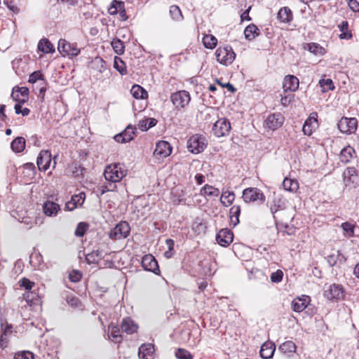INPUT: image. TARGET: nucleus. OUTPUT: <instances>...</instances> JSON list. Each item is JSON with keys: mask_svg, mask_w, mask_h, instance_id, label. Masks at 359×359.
Returning <instances> with one entry per match:
<instances>
[{"mask_svg": "<svg viewBox=\"0 0 359 359\" xmlns=\"http://www.w3.org/2000/svg\"><path fill=\"white\" fill-rule=\"evenodd\" d=\"M126 175V170L121 163H114L107 165L104 172V176L107 181L111 182H120Z\"/></svg>", "mask_w": 359, "mask_h": 359, "instance_id": "obj_1", "label": "nucleus"}, {"mask_svg": "<svg viewBox=\"0 0 359 359\" xmlns=\"http://www.w3.org/2000/svg\"><path fill=\"white\" fill-rule=\"evenodd\" d=\"M217 61L221 65L228 66L235 60L236 53L230 46H220L215 51Z\"/></svg>", "mask_w": 359, "mask_h": 359, "instance_id": "obj_2", "label": "nucleus"}, {"mask_svg": "<svg viewBox=\"0 0 359 359\" xmlns=\"http://www.w3.org/2000/svg\"><path fill=\"white\" fill-rule=\"evenodd\" d=\"M208 145L206 138L201 135L195 134L187 141V149L192 154H199L204 151Z\"/></svg>", "mask_w": 359, "mask_h": 359, "instance_id": "obj_3", "label": "nucleus"}, {"mask_svg": "<svg viewBox=\"0 0 359 359\" xmlns=\"http://www.w3.org/2000/svg\"><path fill=\"white\" fill-rule=\"evenodd\" d=\"M130 227L127 222L123 221L116 225L109 233V238L113 240H121L128 236Z\"/></svg>", "mask_w": 359, "mask_h": 359, "instance_id": "obj_4", "label": "nucleus"}, {"mask_svg": "<svg viewBox=\"0 0 359 359\" xmlns=\"http://www.w3.org/2000/svg\"><path fill=\"white\" fill-rule=\"evenodd\" d=\"M242 198L245 203H254L257 201L263 203L265 201V196L263 192L255 187L245 189L243 191Z\"/></svg>", "mask_w": 359, "mask_h": 359, "instance_id": "obj_5", "label": "nucleus"}, {"mask_svg": "<svg viewBox=\"0 0 359 359\" xmlns=\"http://www.w3.org/2000/svg\"><path fill=\"white\" fill-rule=\"evenodd\" d=\"M170 100L176 108H184L189 104L191 96L187 90H179L172 93Z\"/></svg>", "mask_w": 359, "mask_h": 359, "instance_id": "obj_6", "label": "nucleus"}, {"mask_svg": "<svg viewBox=\"0 0 359 359\" xmlns=\"http://www.w3.org/2000/svg\"><path fill=\"white\" fill-rule=\"evenodd\" d=\"M230 130L231 124L225 118H220L217 121L212 127V132L214 135L218 137L229 135Z\"/></svg>", "mask_w": 359, "mask_h": 359, "instance_id": "obj_7", "label": "nucleus"}, {"mask_svg": "<svg viewBox=\"0 0 359 359\" xmlns=\"http://www.w3.org/2000/svg\"><path fill=\"white\" fill-rule=\"evenodd\" d=\"M172 153V147L170 143L166 141H159L156 144L154 151V156L158 159H163L169 156Z\"/></svg>", "mask_w": 359, "mask_h": 359, "instance_id": "obj_8", "label": "nucleus"}, {"mask_svg": "<svg viewBox=\"0 0 359 359\" xmlns=\"http://www.w3.org/2000/svg\"><path fill=\"white\" fill-rule=\"evenodd\" d=\"M324 297L330 301L339 300L344 297V289L340 285H330L327 290H325Z\"/></svg>", "mask_w": 359, "mask_h": 359, "instance_id": "obj_9", "label": "nucleus"}, {"mask_svg": "<svg viewBox=\"0 0 359 359\" xmlns=\"http://www.w3.org/2000/svg\"><path fill=\"white\" fill-rule=\"evenodd\" d=\"M141 264L145 271L153 272L155 274L160 273L157 261L155 257L150 254L143 256Z\"/></svg>", "mask_w": 359, "mask_h": 359, "instance_id": "obj_10", "label": "nucleus"}, {"mask_svg": "<svg viewBox=\"0 0 359 359\" xmlns=\"http://www.w3.org/2000/svg\"><path fill=\"white\" fill-rule=\"evenodd\" d=\"M357 119L355 118H342L339 123L338 128L342 133L351 134L357 128Z\"/></svg>", "mask_w": 359, "mask_h": 359, "instance_id": "obj_11", "label": "nucleus"}, {"mask_svg": "<svg viewBox=\"0 0 359 359\" xmlns=\"http://www.w3.org/2000/svg\"><path fill=\"white\" fill-rule=\"evenodd\" d=\"M216 240L219 245L226 247L231 243L233 240V232L230 229H222L217 233Z\"/></svg>", "mask_w": 359, "mask_h": 359, "instance_id": "obj_12", "label": "nucleus"}, {"mask_svg": "<svg viewBox=\"0 0 359 359\" xmlns=\"http://www.w3.org/2000/svg\"><path fill=\"white\" fill-rule=\"evenodd\" d=\"M51 154L48 150H42L37 158L36 164L40 170L46 171L51 163Z\"/></svg>", "mask_w": 359, "mask_h": 359, "instance_id": "obj_13", "label": "nucleus"}, {"mask_svg": "<svg viewBox=\"0 0 359 359\" xmlns=\"http://www.w3.org/2000/svg\"><path fill=\"white\" fill-rule=\"evenodd\" d=\"M269 206L270 208V210L275 218V214L281 210H284L286 207L285 201L283 199L282 196L280 194H276L275 193L273 195L272 200L269 201Z\"/></svg>", "mask_w": 359, "mask_h": 359, "instance_id": "obj_14", "label": "nucleus"}, {"mask_svg": "<svg viewBox=\"0 0 359 359\" xmlns=\"http://www.w3.org/2000/svg\"><path fill=\"white\" fill-rule=\"evenodd\" d=\"M284 116L280 113L270 114L265 121L266 126L274 130L280 128L284 122Z\"/></svg>", "mask_w": 359, "mask_h": 359, "instance_id": "obj_15", "label": "nucleus"}, {"mask_svg": "<svg viewBox=\"0 0 359 359\" xmlns=\"http://www.w3.org/2000/svg\"><path fill=\"white\" fill-rule=\"evenodd\" d=\"M310 301V297L302 295L300 297L295 298L292 302V309L295 312H302L309 306Z\"/></svg>", "mask_w": 359, "mask_h": 359, "instance_id": "obj_16", "label": "nucleus"}, {"mask_svg": "<svg viewBox=\"0 0 359 359\" xmlns=\"http://www.w3.org/2000/svg\"><path fill=\"white\" fill-rule=\"evenodd\" d=\"M299 81L297 76L293 75H287L284 79L283 88L284 91H296L299 88Z\"/></svg>", "mask_w": 359, "mask_h": 359, "instance_id": "obj_17", "label": "nucleus"}, {"mask_svg": "<svg viewBox=\"0 0 359 359\" xmlns=\"http://www.w3.org/2000/svg\"><path fill=\"white\" fill-rule=\"evenodd\" d=\"M138 356L140 359H154V346L151 344L141 345Z\"/></svg>", "mask_w": 359, "mask_h": 359, "instance_id": "obj_18", "label": "nucleus"}, {"mask_svg": "<svg viewBox=\"0 0 359 359\" xmlns=\"http://www.w3.org/2000/svg\"><path fill=\"white\" fill-rule=\"evenodd\" d=\"M275 351V344L271 341H266L262 345L259 354L263 359H269L273 355Z\"/></svg>", "mask_w": 359, "mask_h": 359, "instance_id": "obj_19", "label": "nucleus"}, {"mask_svg": "<svg viewBox=\"0 0 359 359\" xmlns=\"http://www.w3.org/2000/svg\"><path fill=\"white\" fill-rule=\"evenodd\" d=\"M60 210V205L53 201H47L43 205V212L48 217L55 216Z\"/></svg>", "mask_w": 359, "mask_h": 359, "instance_id": "obj_20", "label": "nucleus"}, {"mask_svg": "<svg viewBox=\"0 0 359 359\" xmlns=\"http://www.w3.org/2000/svg\"><path fill=\"white\" fill-rule=\"evenodd\" d=\"M355 154V150L351 146L344 147L340 153L339 158L341 162L346 164L351 161Z\"/></svg>", "mask_w": 359, "mask_h": 359, "instance_id": "obj_21", "label": "nucleus"}, {"mask_svg": "<svg viewBox=\"0 0 359 359\" xmlns=\"http://www.w3.org/2000/svg\"><path fill=\"white\" fill-rule=\"evenodd\" d=\"M278 18L281 22L288 23L293 19V15L291 10L288 7L281 8L278 13Z\"/></svg>", "mask_w": 359, "mask_h": 359, "instance_id": "obj_22", "label": "nucleus"}, {"mask_svg": "<svg viewBox=\"0 0 359 359\" xmlns=\"http://www.w3.org/2000/svg\"><path fill=\"white\" fill-rule=\"evenodd\" d=\"M245 38L252 41L260 34L259 28L254 24L248 25L244 30Z\"/></svg>", "mask_w": 359, "mask_h": 359, "instance_id": "obj_23", "label": "nucleus"}, {"mask_svg": "<svg viewBox=\"0 0 359 359\" xmlns=\"http://www.w3.org/2000/svg\"><path fill=\"white\" fill-rule=\"evenodd\" d=\"M121 328L123 332L127 334H133L137 330V326L133 323V321L129 318H124L121 324Z\"/></svg>", "mask_w": 359, "mask_h": 359, "instance_id": "obj_24", "label": "nucleus"}, {"mask_svg": "<svg viewBox=\"0 0 359 359\" xmlns=\"http://www.w3.org/2000/svg\"><path fill=\"white\" fill-rule=\"evenodd\" d=\"M357 177V171L353 167H348L343 173L344 182L346 186H348L354 182V179Z\"/></svg>", "mask_w": 359, "mask_h": 359, "instance_id": "obj_25", "label": "nucleus"}, {"mask_svg": "<svg viewBox=\"0 0 359 359\" xmlns=\"http://www.w3.org/2000/svg\"><path fill=\"white\" fill-rule=\"evenodd\" d=\"M296 349V345L292 341H286L279 346V350L287 356H290L295 353Z\"/></svg>", "mask_w": 359, "mask_h": 359, "instance_id": "obj_26", "label": "nucleus"}, {"mask_svg": "<svg viewBox=\"0 0 359 359\" xmlns=\"http://www.w3.org/2000/svg\"><path fill=\"white\" fill-rule=\"evenodd\" d=\"M25 143L26 141L24 137H18L12 141L11 144V147L14 152L20 153L25 149Z\"/></svg>", "mask_w": 359, "mask_h": 359, "instance_id": "obj_27", "label": "nucleus"}, {"mask_svg": "<svg viewBox=\"0 0 359 359\" xmlns=\"http://www.w3.org/2000/svg\"><path fill=\"white\" fill-rule=\"evenodd\" d=\"M283 187L285 191L294 193L299 189V182L297 180L285 177L283 182Z\"/></svg>", "mask_w": 359, "mask_h": 359, "instance_id": "obj_28", "label": "nucleus"}, {"mask_svg": "<svg viewBox=\"0 0 359 359\" xmlns=\"http://www.w3.org/2000/svg\"><path fill=\"white\" fill-rule=\"evenodd\" d=\"M38 49L44 53H50L55 51L53 45L47 39H43L39 41Z\"/></svg>", "mask_w": 359, "mask_h": 359, "instance_id": "obj_29", "label": "nucleus"}, {"mask_svg": "<svg viewBox=\"0 0 359 359\" xmlns=\"http://www.w3.org/2000/svg\"><path fill=\"white\" fill-rule=\"evenodd\" d=\"M130 93L136 99H144L148 97L147 92L142 86L137 84L132 86Z\"/></svg>", "mask_w": 359, "mask_h": 359, "instance_id": "obj_30", "label": "nucleus"}, {"mask_svg": "<svg viewBox=\"0 0 359 359\" xmlns=\"http://www.w3.org/2000/svg\"><path fill=\"white\" fill-rule=\"evenodd\" d=\"M200 194L202 196L217 197L219 194V190L211 185L205 184L201 188Z\"/></svg>", "mask_w": 359, "mask_h": 359, "instance_id": "obj_31", "label": "nucleus"}, {"mask_svg": "<svg viewBox=\"0 0 359 359\" xmlns=\"http://www.w3.org/2000/svg\"><path fill=\"white\" fill-rule=\"evenodd\" d=\"M157 123V120L154 118H148L142 119L139 121L138 127L142 131H147L149 128L155 126Z\"/></svg>", "mask_w": 359, "mask_h": 359, "instance_id": "obj_32", "label": "nucleus"}, {"mask_svg": "<svg viewBox=\"0 0 359 359\" xmlns=\"http://www.w3.org/2000/svg\"><path fill=\"white\" fill-rule=\"evenodd\" d=\"M338 27L341 32L339 36L341 39H351L352 38V34L348 30V22L346 20L339 24Z\"/></svg>", "mask_w": 359, "mask_h": 359, "instance_id": "obj_33", "label": "nucleus"}, {"mask_svg": "<svg viewBox=\"0 0 359 359\" xmlns=\"http://www.w3.org/2000/svg\"><path fill=\"white\" fill-rule=\"evenodd\" d=\"M235 198V194L233 191H223L220 197V202L226 207L232 204Z\"/></svg>", "mask_w": 359, "mask_h": 359, "instance_id": "obj_34", "label": "nucleus"}, {"mask_svg": "<svg viewBox=\"0 0 359 359\" xmlns=\"http://www.w3.org/2000/svg\"><path fill=\"white\" fill-rule=\"evenodd\" d=\"M114 67L121 74H127L126 65L122 59L118 56L114 57Z\"/></svg>", "mask_w": 359, "mask_h": 359, "instance_id": "obj_35", "label": "nucleus"}, {"mask_svg": "<svg viewBox=\"0 0 359 359\" xmlns=\"http://www.w3.org/2000/svg\"><path fill=\"white\" fill-rule=\"evenodd\" d=\"M203 43L206 48L213 49L217 43V39L211 34H206L203 37Z\"/></svg>", "mask_w": 359, "mask_h": 359, "instance_id": "obj_36", "label": "nucleus"}, {"mask_svg": "<svg viewBox=\"0 0 359 359\" xmlns=\"http://www.w3.org/2000/svg\"><path fill=\"white\" fill-rule=\"evenodd\" d=\"M230 217L231 222L233 223V225H236L239 223V216L241 214V207L240 205H233L229 211Z\"/></svg>", "mask_w": 359, "mask_h": 359, "instance_id": "obj_37", "label": "nucleus"}, {"mask_svg": "<svg viewBox=\"0 0 359 359\" xmlns=\"http://www.w3.org/2000/svg\"><path fill=\"white\" fill-rule=\"evenodd\" d=\"M111 45L116 53L122 55L124 53L125 46L121 39H114L111 42Z\"/></svg>", "mask_w": 359, "mask_h": 359, "instance_id": "obj_38", "label": "nucleus"}, {"mask_svg": "<svg viewBox=\"0 0 359 359\" xmlns=\"http://www.w3.org/2000/svg\"><path fill=\"white\" fill-rule=\"evenodd\" d=\"M108 330L109 332H110L111 337L114 342H120L121 341L122 338L118 326L110 325L108 327Z\"/></svg>", "mask_w": 359, "mask_h": 359, "instance_id": "obj_39", "label": "nucleus"}, {"mask_svg": "<svg viewBox=\"0 0 359 359\" xmlns=\"http://www.w3.org/2000/svg\"><path fill=\"white\" fill-rule=\"evenodd\" d=\"M170 14L172 20L175 21L180 22L183 19L181 10L176 5H172L170 7Z\"/></svg>", "mask_w": 359, "mask_h": 359, "instance_id": "obj_40", "label": "nucleus"}, {"mask_svg": "<svg viewBox=\"0 0 359 359\" xmlns=\"http://www.w3.org/2000/svg\"><path fill=\"white\" fill-rule=\"evenodd\" d=\"M123 6L124 4L122 1L114 0L108 8V12L110 15H116Z\"/></svg>", "mask_w": 359, "mask_h": 359, "instance_id": "obj_41", "label": "nucleus"}, {"mask_svg": "<svg viewBox=\"0 0 359 359\" xmlns=\"http://www.w3.org/2000/svg\"><path fill=\"white\" fill-rule=\"evenodd\" d=\"M88 224L86 223V222H79L77 226H76V228L74 231V235L76 236V237H83L87 229H88Z\"/></svg>", "mask_w": 359, "mask_h": 359, "instance_id": "obj_42", "label": "nucleus"}, {"mask_svg": "<svg viewBox=\"0 0 359 359\" xmlns=\"http://www.w3.org/2000/svg\"><path fill=\"white\" fill-rule=\"evenodd\" d=\"M341 227L348 237L351 238L354 236V230L355 228V225L354 224L346 222L341 224Z\"/></svg>", "mask_w": 359, "mask_h": 359, "instance_id": "obj_43", "label": "nucleus"}, {"mask_svg": "<svg viewBox=\"0 0 359 359\" xmlns=\"http://www.w3.org/2000/svg\"><path fill=\"white\" fill-rule=\"evenodd\" d=\"M101 254L99 250L93 251L91 253L88 254L86 256V260L88 264L97 263L101 259Z\"/></svg>", "mask_w": 359, "mask_h": 359, "instance_id": "obj_44", "label": "nucleus"}, {"mask_svg": "<svg viewBox=\"0 0 359 359\" xmlns=\"http://www.w3.org/2000/svg\"><path fill=\"white\" fill-rule=\"evenodd\" d=\"M308 50L315 55H323L325 53V48L316 43H309Z\"/></svg>", "mask_w": 359, "mask_h": 359, "instance_id": "obj_45", "label": "nucleus"}, {"mask_svg": "<svg viewBox=\"0 0 359 359\" xmlns=\"http://www.w3.org/2000/svg\"><path fill=\"white\" fill-rule=\"evenodd\" d=\"M319 84L320 87L323 88V92H326L330 90H333L334 88V86L333 81L330 79H320L319 81Z\"/></svg>", "mask_w": 359, "mask_h": 359, "instance_id": "obj_46", "label": "nucleus"}, {"mask_svg": "<svg viewBox=\"0 0 359 359\" xmlns=\"http://www.w3.org/2000/svg\"><path fill=\"white\" fill-rule=\"evenodd\" d=\"M80 53V49L74 43H67L65 54L69 56H77Z\"/></svg>", "mask_w": 359, "mask_h": 359, "instance_id": "obj_47", "label": "nucleus"}, {"mask_svg": "<svg viewBox=\"0 0 359 359\" xmlns=\"http://www.w3.org/2000/svg\"><path fill=\"white\" fill-rule=\"evenodd\" d=\"M175 356L177 359H193L192 355L184 348H178L175 351Z\"/></svg>", "mask_w": 359, "mask_h": 359, "instance_id": "obj_48", "label": "nucleus"}, {"mask_svg": "<svg viewBox=\"0 0 359 359\" xmlns=\"http://www.w3.org/2000/svg\"><path fill=\"white\" fill-rule=\"evenodd\" d=\"M165 244L167 245L168 250L165 252L164 255L167 258H170L174 254L173 248L175 242L172 239L168 238L165 241Z\"/></svg>", "mask_w": 359, "mask_h": 359, "instance_id": "obj_49", "label": "nucleus"}, {"mask_svg": "<svg viewBox=\"0 0 359 359\" xmlns=\"http://www.w3.org/2000/svg\"><path fill=\"white\" fill-rule=\"evenodd\" d=\"M15 359H34V354L29 351H24L16 353L14 356Z\"/></svg>", "mask_w": 359, "mask_h": 359, "instance_id": "obj_50", "label": "nucleus"}, {"mask_svg": "<svg viewBox=\"0 0 359 359\" xmlns=\"http://www.w3.org/2000/svg\"><path fill=\"white\" fill-rule=\"evenodd\" d=\"M43 74L39 71L32 72L29 77L28 82L31 83H36L38 80H43Z\"/></svg>", "mask_w": 359, "mask_h": 359, "instance_id": "obj_51", "label": "nucleus"}, {"mask_svg": "<svg viewBox=\"0 0 359 359\" xmlns=\"http://www.w3.org/2000/svg\"><path fill=\"white\" fill-rule=\"evenodd\" d=\"M72 201L76 203L78 206H81L83 205L85 201V194L80 193L79 194H76L72 196Z\"/></svg>", "mask_w": 359, "mask_h": 359, "instance_id": "obj_52", "label": "nucleus"}, {"mask_svg": "<svg viewBox=\"0 0 359 359\" xmlns=\"http://www.w3.org/2000/svg\"><path fill=\"white\" fill-rule=\"evenodd\" d=\"M283 273L281 270H277L271 275V281L273 283H280L283 280Z\"/></svg>", "mask_w": 359, "mask_h": 359, "instance_id": "obj_53", "label": "nucleus"}, {"mask_svg": "<svg viewBox=\"0 0 359 359\" xmlns=\"http://www.w3.org/2000/svg\"><path fill=\"white\" fill-rule=\"evenodd\" d=\"M25 300L29 302H35L39 299V295L32 291H27L24 294Z\"/></svg>", "mask_w": 359, "mask_h": 359, "instance_id": "obj_54", "label": "nucleus"}, {"mask_svg": "<svg viewBox=\"0 0 359 359\" xmlns=\"http://www.w3.org/2000/svg\"><path fill=\"white\" fill-rule=\"evenodd\" d=\"M34 285V283L26 278H23L20 281V286L27 291H30Z\"/></svg>", "mask_w": 359, "mask_h": 359, "instance_id": "obj_55", "label": "nucleus"}, {"mask_svg": "<svg viewBox=\"0 0 359 359\" xmlns=\"http://www.w3.org/2000/svg\"><path fill=\"white\" fill-rule=\"evenodd\" d=\"M135 128L129 125L126 130L122 133L124 137H132L134 138Z\"/></svg>", "mask_w": 359, "mask_h": 359, "instance_id": "obj_56", "label": "nucleus"}, {"mask_svg": "<svg viewBox=\"0 0 359 359\" xmlns=\"http://www.w3.org/2000/svg\"><path fill=\"white\" fill-rule=\"evenodd\" d=\"M339 256V252H337V255L332 254V255H330L327 256V261L330 266H333L337 264Z\"/></svg>", "mask_w": 359, "mask_h": 359, "instance_id": "obj_57", "label": "nucleus"}, {"mask_svg": "<svg viewBox=\"0 0 359 359\" xmlns=\"http://www.w3.org/2000/svg\"><path fill=\"white\" fill-rule=\"evenodd\" d=\"M69 278L72 282L76 283L81 280V273L78 271H73L69 273Z\"/></svg>", "mask_w": 359, "mask_h": 359, "instance_id": "obj_58", "label": "nucleus"}, {"mask_svg": "<svg viewBox=\"0 0 359 359\" xmlns=\"http://www.w3.org/2000/svg\"><path fill=\"white\" fill-rule=\"evenodd\" d=\"M114 139L115 140L116 142H119V143H126V142H129L130 141L132 140V137H126V138L124 137L122 133L116 135L114 137Z\"/></svg>", "mask_w": 359, "mask_h": 359, "instance_id": "obj_59", "label": "nucleus"}, {"mask_svg": "<svg viewBox=\"0 0 359 359\" xmlns=\"http://www.w3.org/2000/svg\"><path fill=\"white\" fill-rule=\"evenodd\" d=\"M4 4L6 5V6L12 11L15 13H18L20 11V9L18 8L17 6L15 5L13 1L11 0H5Z\"/></svg>", "mask_w": 359, "mask_h": 359, "instance_id": "obj_60", "label": "nucleus"}, {"mask_svg": "<svg viewBox=\"0 0 359 359\" xmlns=\"http://www.w3.org/2000/svg\"><path fill=\"white\" fill-rule=\"evenodd\" d=\"M24 169L27 170L28 175L33 176L35 172V165L32 163H27L24 165Z\"/></svg>", "mask_w": 359, "mask_h": 359, "instance_id": "obj_61", "label": "nucleus"}, {"mask_svg": "<svg viewBox=\"0 0 359 359\" xmlns=\"http://www.w3.org/2000/svg\"><path fill=\"white\" fill-rule=\"evenodd\" d=\"M67 43H68V41H67L65 39H61L59 40L57 49H58L60 53H65L67 46Z\"/></svg>", "mask_w": 359, "mask_h": 359, "instance_id": "obj_62", "label": "nucleus"}, {"mask_svg": "<svg viewBox=\"0 0 359 359\" xmlns=\"http://www.w3.org/2000/svg\"><path fill=\"white\" fill-rule=\"evenodd\" d=\"M67 300L68 304L73 307H77L80 304V301L75 297H68Z\"/></svg>", "mask_w": 359, "mask_h": 359, "instance_id": "obj_63", "label": "nucleus"}, {"mask_svg": "<svg viewBox=\"0 0 359 359\" xmlns=\"http://www.w3.org/2000/svg\"><path fill=\"white\" fill-rule=\"evenodd\" d=\"M348 6L354 12L359 11V3L356 0H349Z\"/></svg>", "mask_w": 359, "mask_h": 359, "instance_id": "obj_64", "label": "nucleus"}]
</instances>
